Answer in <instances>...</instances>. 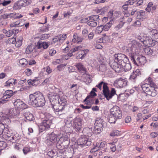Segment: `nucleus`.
Instances as JSON below:
<instances>
[{"label": "nucleus", "instance_id": "1", "mask_svg": "<svg viewBox=\"0 0 158 158\" xmlns=\"http://www.w3.org/2000/svg\"><path fill=\"white\" fill-rule=\"evenodd\" d=\"M113 60L110 61V66L116 72H119L123 69L128 71L131 69V66L126 56L122 53L116 54L114 55Z\"/></svg>", "mask_w": 158, "mask_h": 158}, {"label": "nucleus", "instance_id": "2", "mask_svg": "<svg viewBox=\"0 0 158 158\" xmlns=\"http://www.w3.org/2000/svg\"><path fill=\"white\" fill-rule=\"evenodd\" d=\"M28 104L34 107H42L45 103L43 94L40 92H36L29 95Z\"/></svg>", "mask_w": 158, "mask_h": 158}, {"label": "nucleus", "instance_id": "3", "mask_svg": "<svg viewBox=\"0 0 158 158\" xmlns=\"http://www.w3.org/2000/svg\"><path fill=\"white\" fill-rule=\"evenodd\" d=\"M143 90L148 95L152 97H155L157 94L156 85L153 82L149 83V85L145 84L141 85Z\"/></svg>", "mask_w": 158, "mask_h": 158}, {"label": "nucleus", "instance_id": "4", "mask_svg": "<svg viewBox=\"0 0 158 158\" xmlns=\"http://www.w3.org/2000/svg\"><path fill=\"white\" fill-rule=\"evenodd\" d=\"M103 94L107 100H109L112 97L116 94V91L114 88L111 89L110 93L109 88L107 86V84H105L103 87L102 90Z\"/></svg>", "mask_w": 158, "mask_h": 158}, {"label": "nucleus", "instance_id": "5", "mask_svg": "<svg viewBox=\"0 0 158 158\" xmlns=\"http://www.w3.org/2000/svg\"><path fill=\"white\" fill-rule=\"evenodd\" d=\"M103 120L100 118H97L94 124V131L96 134L100 133L102 130Z\"/></svg>", "mask_w": 158, "mask_h": 158}, {"label": "nucleus", "instance_id": "6", "mask_svg": "<svg viewBox=\"0 0 158 158\" xmlns=\"http://www.w3.org/2000/svg\"><path fill=\"white\" fill-rule=\"evenodd\" d=\"M62 133H60L59 135L60 137L58 141L56 144L57 146H60V144L63 143L65 144H69V139L68 137V135L66 132H62Z\"/></svg>", "mask_w": 158, "mask_h": 158}, {"label": "nucleus", "instance_id": "7", "mask_svg": "<svg viewBox=\"0 0 158 158\" xmlns=\"http://www.w3.org/2000/svg\"><path fill=\"white\" fill-rule=\"evenodd\" d=\"M131 59L133 61V63L138 65H142L143 64L146 62V59L144 56H137L136 60L135 58L136 56L134 57L133 55H131Z\"/></svg>", "mask_w": 158, "mask_h": 158}, {"label": "nucleus", "instance_id": "8", "mask_svg": "<svg viewBox=\"0 0 158 158\" xmlns=\"http://www.w3.org/2000/svg\"><path fill=\"white\" fill-rule=\"evenodd\" d=\"M52 106L56 114L57 115H60L64 114L66 112L65 110L64 109V106H61V105H60L58 103L52 105Z\"/></svg>", "mask_w": 158, "mask_h": 158}, {"label": "nucleus", "instance_id": "9", "mask_svg": "<svg viewBox=\"0 0 158 158\" xmlns=\"http://www.w3.org/2000/svg\"><path fill=\"white\" fill-rule=\"evenodd\" d=\"M110 113L118 119L122 117V111L120 108L117 106H114L110 110Z\"/></svg>", "mask_w": 158, "mask_h": 158}, {"label": "nucleus", "instance_id": "10", "mask_svg": "<svg viewBox=\"0 0 158 158\" xmlns=\"http://www.w3.org/2000/svg\"><path fill=\"white\" fill-rule=\"evenodd\" d=\"M82 119L77 117L73 119V125L77 131L79 132L81 131L82 129Z\"/></svg>", "mask_w": 158, "mask_h": 158}, {"label": "nucleus", "instance_id": "11", "mask_svg": "<svg viewBox=\"0 0 158 158\" xmlns=\"http://www.w3.org/2000/svg\"><path fill=\"white\" fill-rule=\"evenodd\" d=\"M18 113H17L15 109L12 108L10 109L7 114H4L2 117L3 118L5 119L8 120L10 118H14L15 116H16Z\"/></svg>", "mask_w": 158, "mask_h": 158}, {"label": "nucleus", "instance_id": "12", "mask_svg": "<svg viewBox=\"0 0 158 158\" xmlns=\"http://www.w3.org/2000/svg\"><path fill=\"white\" fill-rule=\"evenodd\" d=\"M77 144L81 147L89 145L91 144L90 141H89L87 138H81L78 139Z\"/></svg>", "mask_w": 158, "mask_h": 158}, {"label": "nucleus", "instance_id": "13", "mask_svg": "<svg viewBox=\"0 0 158 158\" xmlns=\"http://www.w3.org/2000/svg\"><path fill=\"white\" fill-rule=\"evenodd\" d=\"M15 92H13V91L10 90H8L5 91L3 94V97L1 98L2 100H4L5 103L6 102V101H8V98H10L12 97Z\"/></svg>", "mask_w": 158, "mask_h": 158}, {"label": "nucleus", "instance_id": "14", "mask_svg": "<svg viewBox=\"0 0 158 158\" xmlns=\"http://www.w3.org/2000/svg\"><path fill=\"white\" fill-rule=\"evenodd\" d=\"M143 44L146 46L148 47H153L155 45V42L151 37L147 36H146Z\"/></svg>", "mask_w": 158, "mask_h": 158}, {"label": "nucleus", "instance_id": "15", "mask_svg": "<svg viewBox=\"0 0 158 158\" xmlns=\"http://www.w3.org/2000/svg\"><path fill=\"white\" fill-rule=\"evenodd\" d=\"M15 106L20 109H24L27 108V106L23 101L19 99H17L14 102Z\"/></svg>", "mask_w": 158, "mask_h": 158}, {"label": "nucleus", "instance_id": "16", "mask_svg": "<svg viewBox=\"0 0 158 158\" xmlns=\"http://www.w3.org/2000/svg\"><path fill=\"white\" fill-rule=\"evenodd\" d=\"M141 72L139 69L134 70L130 76L129 79L133 82H135L138 76L141 75Z\"/></svg>", "mask_w": 158, "mask_h": 158}, {"label": "nucleus", "instance_id": "17", "mask_svg": "<svg viewBox=\"0 0 158 158\" xmlns=\"http://www.w3.org/2000/svg\"><path fill=\"white\" fill-rule=\"evenodd\" d=\"M52 123V122L50 120H44L41 123V125L40 127V129L46 130V129H48L50 128L51 125Z\"/></svg>", "mask_w": 158, "mask_h": 158}, {"label": "nucleus", "instance_id": "18", "mask_svg": "<svg viewBox=\"0 0 158 158\" xmlns=\"http://www.w3.org/2000/svg\"><path fill=\"white\" fill-rule=\"evenodd\" d=\"M115 84L119 88H123L125 87L127 85V82L122 78L117 79L115 81Z\"/></svg>", "mask_w": 158, "mask_h": 158}, {"label": "nucleus", "instance_id": "19", "mask_svg": "<svg viewBox=\"0 0 158 158\" xmlns=\"http://www.w3.org/2000/svg\"><path fill=\"white\" fill-rule=\"evenodd\" d=\"M59 98L60 96L59 94H56L50 96L49 99L51 105L58 103Z\"/></svg>", "mask_w": 158, "mask_h": 158}, {"label": "nucleus", "instance_id": "20", "mask_svg": "<svg viewBox=\"0 0 158 158\" xmlns=\"http://www.w3.org/2000/svg\"><path fill=\"white\" fill-rule=\"evenodd\" d=\"M49 44L50 42H42L39 40L37 44L36 47L38 49L43 48L44 49H46L48 47Z\"/></svg>", "mask_w": 158, "mask_h": 158}, {"label": "nucleus", "instance_id": "21", "mask_svg": "<svg viewBox=\"0 0 158 158\" xmlns=\"http://www.w3.org/2000/svg\"><path fill=\"white\" fill-rule=\"evenodd\" d=\"M24 0H19L17 2L14 6V8L15 9H19L22 7L25 6Z\"/></svg>", "mask_w": 158, "mask_h": 158}, {"label": "nucleus", "instance_id": "22", "mask_svg": "<svg viewBox=\"0 0 158 158\" xmlns=\"http://www.w3.org/2000/svg\"><path fill=\"white\" fill-rule=\"evenodd\" d=\"M76 67L77 68L79 72L85 74L86 71L85 68L81 63L76 64Z\"/></svg>", "mask_w": 158, "mask_h": 158}, {"label": "nucleus", "instance_id": "23", "mask_svg": "<svg viewBox=\"0 0 158 158\" xmlns=\"http://www.w3.org/2000/svg\"><path fill=\"white\" fill-rule=\"evenodd\" d=\"M58 137L54 132H52L49 135L48 139L52 143H55L57 141V138Z\"/></svg>", "mask_w": 158, "mask_h": 158}, {"label": "nucleus", "instance_id": "24", "mask_svg": "<svg viewBox=\"0 0 158 158\" xmlns=\"http://www.w3.org/2000/svg\"><path fill=\"white\" fill-rule=\"evenodd\" d=\"M89 19V20H93L96 22H98L100 19L99 16L98 15H92L89 16L87 18H85L83 19L81 21H84V20H88Z\"/></svg>", "mask_w": 158, "mask_h": 158}, {"label": "nucleus", "instance_id": "25", "mask_svg": "<svg viewBox=\"0 0 158 158\" xmlns=\"http://www.w3.org/2000/svg\"><path fill=\"white\" fill-rule=\"evenodd\" d=\"M16 80L11 78L7 81L5 83V86L7 87L12 86L13 85H15L17 84Z\"/></svg>", "mask_w": 158, "mask_h": 158}, {"label": "nucleus", "instance_id": "26", "mask_svg": "<svg viewBox=\"0 0 158 158\" xmlns=\"http://www.w3.org/2000/svg\"><path fill=\"white\" fill-rule=\"evenodd\" d=\"M24 116L26 118L30 121H32L33 119V114L29 111H26L24 113Z\"/></svg>", "mask_w": 158, "mask_h": 158}, {"label": "nucleus", "instance_id": "27", "mask_svg": "<svg viewBox=\"0 0 158 158\" xmlns=\"http://www.w3.org/2000/svg\"><path fill=\"white\" fill-rule=\"evenodd\" d=\"M157 31L155 30H152L150 32V34L153 35V38L154 39V42H156L158 43V32H156Z\"/></svg>", "mask_w": 158, "mask_h": 158}, {"label": "nucleus", "instance_id": "28", "mask_svg": "<svg viewBox=\"0 0 158 158\" xmlns=\"http://www.w3.org/2000/svg\"><path fill=\"white\" fill-rule=\"evenodd\" d=\"M137 18L138 19H143L145 17V12L143 10H140L139 12H137Z\"/></svg>", "mask_w": 158, "mask_h": 158}, {"label": "nucleus", "instance_id": "29", "mask_svg": "<svg viewBox=\"0 0 158 158\" xmlns=\"http://www.w3.org/2000/svg\"><path fill=\"white\" fill-rule=\"evenodd\" d=\"M58 103L60 105H61V106H63L64 109H65V106L67 104L66 99L63 97H61V98L60 97L59 102H58Z\"/></svg>", "mask_w": 158, "mask_h": 158}, {"label": "nucleus", "instance_id": "30", "mask_svg": "<svg viewBox=\"0 0 158 158\" xmlns=\"http://www.w3.org/2000/svg\"><path fill=\"white\" fill-rule=\"evenodd\" d=\"M147 36L146 34L141 33L138 35L136 38L143 43Z\"/></svg>", "mask_w": 158, "mask_h": 158}, {"label": "nucleus", "instance_id": "31", "mask_svg": "<svg viewBox=\"0 0 158 158\" xmlns=\"http://www.w3.org/2000/svg\"><path fill=\"white\" fill-rule=\"evenodd\" d=\"M113 23V20L111 19L109 22L107 23L105 25L103 26V30L105 31H107L109 29L110 27L112 24Z\"/></svg>", "mask_w": 158, "mask_h": 158}, {"label": "nucleus", "instance_id": "32", "mask_svg": "<svg viewBox=\"0 0 158 158\" xmlns=\"http://www.w3.org/2000/svg\"><path fill=\"white\" fill-rule=\"evenodd\" d=\"M85 20H84V21ZM87 24L90 27H94L97 26L98 24L97 22L89 20V19L87 20Z\"/></svg>", "mask_w": 158, "mask_h": 158}, {"label": "nucleus", "instance_id": "33", "mask_svg": "<svg viewBox=\"0 0 158 158\" xmlns=\"http://www.w3.org/2000/svg\"><path fill=\"white\" fill-rule=\"evenodd\" d=\"M108 121L110 123H114L118 119L116 118L114 115H113L112 114H111L109 115L108 118Z\"/></svg>", "mask_w": 158, "mask_h": 158}, {"label": "nucleus", "instance_id": "34", "mask_svg": "<svg viewBox=\"0 0 158 158\" xmlns=\"http://www.w3.org/2000/svg\"><path fill=\"white\" fill-rule=\"evenodd\" d=\"M27 82L29 85H31L33 86L36 85L38 84V81L37 79H29L27 81Z\"/></svg>", "mask_w": 158, "mask_h": 158}, {"label": "nucleus", "instance_id": "35", "mask_svg": "<svg viewBox=\"0 0 158 158\" xmlns=\"http://www.w3.org/2000/svg\"><path fill=\"white\" fill-rule=\"evenodd\" d=\"M120 23L118 24L115 27V28L116 30H118L120 29L124 25L125 22H124L123 20H121L120 19Z\"/></svg>", "mask_w": 158, "mask_h": 158}, {"label": "nucleus", "instance_id": "36", "mask_svg": "<svg viewBox=\"0 0 158 158\" xmlns=\"http://www.w3.org/2000/svg\"><path fill=\"white\" fill-rule=\"evenodd\" d=\"M83 131L84 132H85L86 133L87 136L90 137L92 135V131L91 129L89 127H86L83 129Z\"/></svg>", "mask_w": 158, "mask_h": 158}, {"label": "nucleus", "instance_id": "37", "mask_svg": "<svg viewBox=\"0 0 158 158\" xmlns=\"http://www.w3.org/2000/svg\"><path fill=\"white\" fill-rule=\"evenodd\" d=\"M132 43V46L133 48L141 47L142 46V45L139 42L135 40L133 41Z\"/></svg>", "mask_w": 158, "mask_h": 158}, {"label": "nucleus", "instance_id": "38", "mask_svg": "<svg viewBox=\"0 0 158 158\" xmlns=\"http://www.w3.org/2000/svg\"><path fill=\"white\" fill-rule=\"evenodd\" d=\"M97 95L96 94L93 90H92L90 93V94L89 95H88L85 98V99L84 100V102H86V101L88 99H89L90 98H93L95 96Z\"/></svg>", "mask_w": 158, "mask_h": 158}, {"label": "nucleus", "instance_id": "39", "mask_svg": "<svg viewBox=\"0 0 158 158\" xmlns=\"http://www.w3.org/2000/svg\"><path fill=\"white\" fill-rule=\"evenodd\" d=\"M34 48V47L33 46L28 45L27 46L26 50V53L27 54L30 53L33 51Z\"/></svg>", "mask_w": 158, "mask_h": 158}, {"label": "nucleus", "instance_id": "40", "mask_svg": "<svg viewBox=\"0 0 158 158\" xmlns=\"http://www.w3.org/2000/svg\"><path fill=\"white\" fill-rule=\"evenodd\" d=\"M107 7H104L102 8L98 9L97 10V12L98 13H99L100 15H102L104 14L107 11Z\"/></svg>", "mask_w": 158, "mask_h": 158}, {"label": "nucleus", "instance_id": "41", "mask_svg": "<svg viewBox=\"0 0 158 158\" xmlns=\"http://www.w3.org/2000/svg\"><path fill=\"white\" fill-rule=\"evenodd\" d=\"M14 13H10L9 14H5L2 15V18L4 19H8L9 18H14Z\"/></svg>", "mask_w": 158, "mask_h": 158}, {"label": "nucleus", "instance_id": "42", "mask_svg": "<svg viewBox=\"0 0 158 158\" xmlns=\"http://www.w3.org/2000/svg\"><path fill=\"white\" fill-rule=\"evenodd\" d=\"M145 52L149 56L152 55L153 53V50L150 48H148L144 49Z\"/></svg>", "mask_w": 158, "mask_h": 158}, {"label": "nucleus", "instance_id": "43", "mask_svg": "<svg viewBox=\"0 0 158 158\" xmlns=\"http://www.w3.org/2000/svg\"><path fill=\"white\" fill-rule=\"evenodd\" d=\"M65 126L67 127H72V124L71 123V120L69 118H67L64 120Z\"/></svg>", "mask_w": 158, "mask_h": 158}, {"label": "nucleus", "instance_id": "44", "mask_svg": "<svg viewBox=\"0 0 158 158\" xmlns=\"http://www.w3.org/2000/svg\"><path fill=\"white\" fill-rule=\"evenodd\" d=\"M53 118V117L51 114L49 113H46L44 114V120H50L52 121Z\"/></svg>", "mask_w": 158, "mask_h": 158}, {"label": "nucleus", "instance_id": "45", "mask_svg": "<svg viewBox=\"0 0 158 158\" xmlns=\"http://www.w3.org/2000/svg\"><path fill=\"white\" fill-rule=\"evenodd\" d=\"M22 37H19V39H17V41H16L15 46L17 47H19L22 44Z\"/></svg>", "mask_w": 158, "mask_h": 158}, {"label": "nucleus", "instance_id": "46", "mask_svg": "<svg viewBox=\"0 0 158 158\" xmlns=\"http://www.w3.org/2000/svg\"><path fill=\"white\" fill-rule=\"evenodd\" d=\"M19 63L23 66H26L28 64V62L25 59H21L19 61Z\"/></svg>", "mask_w": 158, "mask_h": 158}, {"label": "nucleus", "instance_id": "47", "mask_svg": "<svg viewBox=\"0 0 158 158\" xmlns=\"http://www.w3.org/2000/svg\"><path fill=\"white\" fill-rule=\"evenodd\" d=\"M103 30V25H101L100 26H98L96 28L95 32L98 34L101 33Z\"/></svg>", "mask_w": 158, "mask_h": 158}, {"label": "nucleus", "instance_id": "48", "mask_svg": "<svg viewBox=\"0 0 158 158\" xmlns=\"http://www.w3.org/2000/svg\"><path fill=\"white\" fill-rule=\"evenodd\" d=\"M123 12L124 14V16L120 18V19L121 20H123V21H124L127 17L130 15V14L129 13L126 12L125 11H123Z\"/></svg>", "mask_w": 158, "mask_h": 158}, {"label": "nucleus", "instance_id": "49", "mask_svg": "<svg viewBox=\"0 0 158 158\" xmlns=\"http://www.w3.org/2000/svg\"><path fill=\"white\" fill-rule=\"evenodd\" d=\"M120 133V131L118 130H114L110 134V135L112 136H118Z\"/></svg>", "mask_w": 158, "mask_h": 158}, {"label": "nucleus", "instance_id": "50", "mask_svg": "<svg viewBox=\"0 0 158 158\" xmlns=\"http://www.w3.org/2000/svg\"><path fill=\"white\" fill-rule=\"evenodd\" d=\"M102 39L103 40V43L109 42L110 40V37L108 36H105L102 37Z\"/></svg>", "mask_w": 158, "mask_h": 158}, {"label": "nucleus", "instance_id": "51", "mask_svg": "<svg viewBox=\"0 0 158 158\" xmlns=\"http://www.w3.org/2000/svg\"><path fill=\"white\" fill-rule=\"evenodd\" d=\"M92 98H90L88 99L85 102V104L89 105H92L94 103V101L93 100Z\"/></svg>", "mask_w": 158, "mask_h": 158}, {"label": "nucleus", "instance_id": "52", "mask_svg": "<svg viewBox=\"0 0 158 158\" xmlns=\"http://www.w3.org/2000/svg\"><path fill=\"white\" fill-rule=\"evenodd\" d=\"M5 128V127L3 123H0V135H2Z\"/></svg>", "mask_w": 158, "mask_h": 158}, {"label": "nucleus", "instance_id": "53", "mask_svg": "<svg viewBox=\"0 0 158 158\" xmlns=\"http://www.w3.org/2000/svg\"><path fill=\"white\" fill-rule=\"evenodd\" d=\"M86 53L85 52H81V56H80V54H79L78 55V56H77V59H83L84 58L85 56H86Z\"/></svg>", "mask_w": 158, "mask_h": 158}, {"label": "nucleus", "instance_id": "54", "mask_svg": "<svg viewBox=\"0 0 158 158\" xmlns=\"http://www.w3.org/2000/svg\"><path fill=\"white\" fill-rule=\"evenodd\" d=\"M16 41V39L14 37L11 39H8L7 40L8 43L10 44H14L15 43Z\"/></svg>", "mask_w": 158, "mask_h": 158}, {"label": "nucleus", "instance_id": "55", "mask_svg": "<svg viewBox=\"0 0 158 158\" xmlns=\"http://www.w3.org/2000/svg\"><path fill=\"white\" fill-rule=\"evenodd\" d=\"M66 34L64 35H60L58 36L59 37V41H63L66 38Z\"/></svg>", "mask_w": 158, "mask_h": 158}, {"label": "nucleus", "instance_id": "56", "mask_svg": "<svg viewBox=\"0 0 158 158\" xmlns=\"http://www.w3.org/2000/svg\"><path fill=\"white\" fill-rule=\"evenodd\" d=\"M74 36L75 38H77V43L82 41V38L78 36L77 34H74Z\"/></svg>", "mask_w": 158, "mask_h": 158}, {"label": "nucleus", "instance_id": "57", "mask_svg": "<svg viewBox=\"0 0 158 158\" xmlns=\"http://www.w3.org/2000/svg\"><path fill=\"white\" fill-rule=\"evenodd\" d=\"M11 2L10 0L5 1L4 0V1L0 4V5L2 4L3 6H5L9 4Z\"/></svg>", "mask_w": 158, "mask_h": 158}, {"label": "nucleus", "instance_id": "58", "mask_svg": "<svg viewBox=\"0 0 158 158\" xmlns=\"http://www.w3.org/2000/svg\"><path fill=\"white\" fill-rule=\"evenodd\" d=\"M98 145L99 143L97 144L96 146H95L91 149V152H94L97 151L99 149V147H98Z\"/></svg>", "mask_w": 158, "mask_h": 158}, {"label": "nucleus", "instance_id": "59", "mask_svg": "<svg viewBox=\"0 0 158 158\" xmlns=\"http://www.w3.org/2000/svg\"><path fill=\"white\" fill-rule=\"evenodd\" d=\"M99 69L102 72L105 71L106 69V66L104 65H101L99 67Z\"/></svg>", "mask_w": 158, "mask_h": 158}, {"label": "nucleus", "instance_id": "60", "mask_svg": "<svg viewBox=\"0 0 158 158\" xmlns=\"http://www.w3.org/2000/svg\"><path fill=\"white\" fill-rule=\"evenodd\" d=\"M14 18L15 19H19L22 18L23 16L20 14L19 13H14Z\"/></svg>", "mask_w": 158, "mask_h": 158}, {"label": "nucleus", "instance_id": "61", "mask_svg": "<svg viewBox=\"0 0 158 158\" xmlns=\"http://www.w3.org/2000/svg\"><path fill=\"white\" fill-rule=\"evenodd\" d=\"M6 147V143L3 141L0 142V149L2 150Z\"/></svg>", "mask_w": 158, "mask_h": 158}, {"label": "nucleus", "instance_id": "62", "mask_svg": "<svg viewBox=\"0 0 158 158\" xmlns=\"http://www.w3.org/2000/svg\"><path fill=\"white\" fill-rule=\"evenodd\" d=\"M84 77H85L86 80L89 79L91 81V79L92 78V76L89 74H84L83 75Z\"/></svg>", "mask_w": 158, "mask_h": 158}, {"label": "nucleus", "instance_id": "63", "mask_svg": "<svg viewBox=\"0 0 158 158\" xmlns=\"http://www.w3.org/2000/svg\"><path fill=\"white\" fill-rule=\"evenodd\" d=\"M141 24V23L140 21L139 20H137L135 21L133 23V26H138L139 27Z\"/></svg>", "mask_w": 158, "mask_h": 158}, {"label": "nucleus", "instance_id": "64", "mask_svg": "<svg viewBox=\"0 0 158 158\" xmlns=\"http://www.w3.org/2000/svg\"><path fill=\"white\" fill-rule=\"evenodd\" d=\"M30 151V148L28 147H24L23 149V152L25 154H27Z\"/></svg>", "mask_w": 158, "mask_h": 158}]
</instances>
